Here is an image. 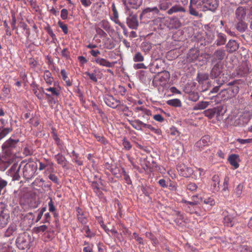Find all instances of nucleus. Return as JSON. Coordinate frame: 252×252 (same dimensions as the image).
<instances>
[{
    "label": "nucleus",
    "instance_id": "nucleus-1",
    "mask_svg": "<svg viewBox=\"0 0 252 252\" xmlns=\"http://www.w3.org/2000/svg\"><path fill=\"white\" fill-rule=\"evenodd\" d=\"M19 142V139H13L10 137L7 140L2 146V151L5 156L14 157L16 153V148Z\"/></svg>",
    "mask_w": 252,
    "mask_h": 252
},
{
    "label": "nucleus",
    "instance_id": "nucleus-2",
    "mask_svg": "<svg viewBox=\"0 0 252 252\" xmlns=\"http://www.w3.org/2000/svg\"><path fill=\"white\" fill-rule=\"evenodd\" d=\"M204 0H190L189 13L192 16L201 18L202 14L199 11H203Z\"/></svg>",
    "mask_w": 252,
    "mask_h": 252
},
{
    "label": "nucleus",
    "instance_id": "nucleus-3",
    "mask_svg": "<svg viewBox=\"0 0 252 252\" xmlns=\"http://www.w3.org/2000/svg\"><path fill=\"white\" fill-rule=\"evenodd\" d=\"M29 235L26 233L20 234L16 239V245L21 250L29 248Z\"/></svg>",
    "mask_w": 252,
    "mask_h": 252
},
{
    "label": "nucleus",
    "instance_id": "nucleus-4",
    "mask_svg": "<svg viewBox=\"0 0 252 252\" xmlns=\"http://www.w3.org/2000/svg\"><path fill=\"white\" fill-rule=\"evenodd\" d=\"M226 53L225 51L222 49H219L216 50L213 55L207 54V56L209 58L212 57V62L216 63L218 61L220 62L222 61L225 57Z\"/></svg>",
    "mask_w": 252,
    "mask_h": 252
},
{
    "label": "nucleus",
    "instance_id": "nucleus-5",
    "mask_svg": "<svg viewBox=\"0 0 252 252\" xmlns=\"http://www.w3.org/2000/svg\"><path fill=\"white\" fill-rule=\"evenodd\" d=\"M128 15L126 18L128 27L130 29L136 30L139 25L137 16L130 11H128Z\"/></svg>",
    "mask_w": 252,
    "mask_h": 252
},
{
    "label": "nucleus",
    "instance_id": "nucleus-6",
    "mask_svg": "<svg viewBox=\"0 0 252 252\" xmlns=\"http://www.w3.org/2000/svg\"><path fill=\"white\" fill-rule=\"evenodd\" d=\"M222 109L223 107L222 106H218L213 108L206 110L204 111L203 113L205 116L211 119L214 117L215 116L217 117L220 116L221 114Z\"/></svg>",
    "mask_w": 252,
    "mask_h": 252
},
{
    "label": "nucleus",
    "instance_id": "nucleus-7",
    "mask_svg": "<svg viewBox=\"0 0 252 252\" xmlns=\"http://www.w3.org/2000/svg\"><path fill=\"white\" fill-rule=\"evenodd\" d=\"M177 169L181 176L186 178L190 177L193 173L191 168L187 167L184 164L178 165Z\"/></svg>",
    "mask_w": 252,
    "mask_h": 252
},
{
    "label": "nucleus",
    "instance_id": "nucleus-8",
    "mask_svg": "<svg viewBox=\"0 0 252 252\" xmlns=\"http://www.w3.org/2000/svg\"><path fill=\"white\" fill-rule=\"evenodd\" d=\"M219 5L218 0H204L203 11L210 10L215 11Z\"/></svg>",
    "mask_w": 252,
    "mask_h": 252
},
{
    "label": "nucleus",
    "instance_id": "nucleus-9",
    "mask_svg": "<svg viewBox=\"0 0 252 252\" xmlns=\"http://www.w3.org/2000/svg\"><path fill=\"white\" fill-rule=\"evenodd\" d=\"M182 202L185 203L188 206V208L189 209V211L190 213H195L196 214H198L199 215H201L200 214H199L197 210L196 206L197 204L200 203V201L198 200H194L193 199V201H187L186 200L183 199Z\"/></svg>",
    "mask_w": 252,
    "mask_h": 252
},
{
    "label": "nucleus",
    "instance_id": "nucleus-10",
    "mask_svg": "<svg viewBox=\"0 0 252 252\" xmlns=\"http://www.w3.org/2000/svg\"><path fill=\"white\" fill-rule=\"evenodd\" d=\"M12 127H5V121L3 119H0V140L4 138L7 134L11 132Z\"/></svg>",
    "mask_w": 252,
    "mask_h": 252
},
{
    "label": "nucleus",
    "instance_id": "nucleus-11",
    "mask_svg": "<svg viewBox=\"0 0 252 252\" xmlns=\"http://www.w3.org/2000/svg\"><path fill=\"white\" fill-rule=\"evenodd\" d=\"M104 99L106 104L112 108H117L121 104V101L119 100L116 99L111 95L106 96Z\"/></svg>",
    "mask_w": 252,
    "mask_h": 252
},
{
    "label": "nucleus",
    "instance_id": "nucleus-12",
    "mask_svg": "<svg viewBox=\"0 0 252 252\" xmlns=\"http://www.w3.org/2000/svg\"><path fill=\"white\" fill-rule=\"evenodd\" d=\"M247 9L242 6H239L235 10V17L238 21L244 20L247 14Z\"/></svg>",
    "mask_w": 252,
    "mask_h": 252
},
{
    "label": "nucleus",
    "instance_id": "nucleus-13",
    "mask_svg": "<svg viewBox=\"0 0 252 252\" xmlns=\"http://www.w3.org/2000/svg\"><path fill=\"white\" fill-rule=\"evenodd\" d=\"M199 56V51L196 48H191L188 54L187 59L190 62H193L198 60Z\"/></svg>",
    "mask_w": 252,
    "mask_h": 252
},
{
    "label": "nucleus",
    "instance_id": "nucleus-14",
    "mask_svg": "<svg viewBox=\"0 0 252 252\" xmlns=\"http://www.w3.org/2000/svg\"><path fill=\"white\" fill-rule=\"evenodd\" d=\"M222 71V68L218 63H216L212 68L210 76L213 78H217L220 75Z\"/></svg>",
    "mask_w": 252,
    "mask_h": 252
},
{
    "label": "nucleus",
    "instance_id": "nucleus-15",
    "mask_svg": "<svg viewBox=\"0 0 252 252\" xmlns=\"http://www.w3.org/2000/svg\"><path fill=\"white\" fill-rule=\"evenodd\" d=\"M9 220V215L4 210L0 212V228L4 227L7 225Z\"/></svg>",
    "mask_w": 252,
    "mask_h": 252
},
{
    "label": "nucleus",
    "instance_id": "nucleus-16",
    "mask_svg": "<svg viewBox=\"0 0 252 252\" xmlns=\"http://www.w3.org/2000/svg\"><path fill=\"white\" fill-rule=\"evenodd\" d=\"M226 50L228 52L232 53L239 48V44L234 40H230L226 45Z\"/></svg>",
    "mask_w": 252,
    "mask_h": 252
},
{
    "label": "nucleus",
    "instance_id": "nucleus-17",
    "mask_svg": "<svg viewBox=\"0 0 252 252\" xmlns=\"http://www.w3.org/2000/svg\"><path fill=\"white\" fill-rule=\"evenodd\" d=\"M160 85L165 84L170 79V74L167 71H164L158 75Z\"/></svg>",
    "mask_w": 252,
    "mask_h": 252
},
{
    "label": "nucleus",
    "instance_id": "nucleus-18",
    "mask_svg": "<svg viewBox=\"0 0 252 252\" xmlns=\"http://www.w3.org/2000/svg\"><path fill=\"white\" fill-rule=\"evenodd\" d=\"M230 164L234 166L235 169H237L239 167V164L238 161H240L239 157L238 155L232 154L231 155L228 159Z\"/></svg>",
    "mask_w": 252,
    "mask_h": 252
},
{
    "label": "nucleus",
    "instance_id": "nucleus-19",
    "mask_svg": "<svg viewBox=\"0 0 252 252\" xmlns=\"http://www.w3.org/2000/svg\"><path fill=\"white\" fill-rule=\"evenodd\" d=\"M236 222V218L232 217L230 215H227L223 218V223L224 225L228 227H232Z\"/></svg>",
    "mask_w": 252,
    "mask_h": 252
},
{
    "label": "nucleus",
    "instance_id": "nucleus-20",
    "mask_svg": "<svg viewBox=\"0 0 252 252\" xmlns=\"http://www.w3.org/2000/svg\"><path fill=\"white\" fill-rule=\"evenodd\" d=\"M95 62L100 65L107 67H112L114 66V63H111L103 58H97L95 60Z\"/></svg>",
    "mask_w": 252,
    "mask_h": 252
},
{
    "label": "nucleus",
    "instance_id": "nucleus-21",
    "mask_svg": "<svg viewBox=\"0 0 252 252\" xmlns=\"http://www.w3.org/2000/svg\"><path fill=\"white\" fill-rule=\"evenodd\" d=\"M77 216L78 220L82 224H85L87 222V219L84 216V212L79 207L76 208Z\"/></svg>",
    "mask_w": 252,
    "mask_h": 252
},
{
    "label": "nucleus",
    "instance_id": "nucleus-22",
    "mask_svg": "<svg viewBox=\"0 0 252 252\" xmlns=\"http://www.w3.org/2000/svg\"><path fill=\"white\" fill-rule=\"evenodd\" d=\"M186 11V9L183 6L180 5H175L171 7L169 9H168L167 11V13L169 15H171L173 13L185 12Z\"/></svg>",
    "mask_w": 252,
    "mask_h": 252
},
{
    "label": "nucleus",
    "instance_id": "nucleus-23",
    "mask_svg": "<svg viewBox=\"0 0 252 252\" xmlns=\"http://www.w3.org/2000/svg\"><path fill=\"white\" fill-rule=\"evenodd\" d=\"M226 41V35L222 33H219L217 35V39L216 44L217 46H220L225 44Z\"/></svg>",
    "mask_w": 252,
    "mask_h": 252
},
{
    "label": "nucleus",
    "instance_id": "nucleus-24",
    "mask_svg": "<svg viewBox=\"0 0 252 252\" xmlns=\"http://www.w3.org/2000/svg\"><path fill=\"white\" fill-rule=\"evenodd\" d=\"M169 24L172 29H177L181 27L182 24L179 19L177 17H172L170 19Z\"/></svg>",
    "mask_w": 252,
    "mask_h": 252
},
{
    "label": "nucleus",
    "instance_id": "nucleus-25",
    "mask_svg": "<svg viewBox=\"0 0 252 252\" xmlns=\"http://www.w3.org/2000/svg\"><path fill=\"white\" fill-rule=\"evenodd\" d=\"M210 142V137L209 135H205L197 142L198 146L200 147L205 146Z\"/></svg>",
    "mask_w": 252,
    "mask_h": 252
},
{
    "label": "nucleus",
    "instance_id": "nucleus-26",
    "mask_svg": "<svg viewBox=\"0 0 252 252\" xmlns=\"http://www.w3.org/2000/svg\"><path fill=\"white\" fill-rule=\"evenodd\" d=\"M152 44L149 42L144 41L141 43V48L143 52L147 54L152 49Z\"/></svg>",
    "mask_w": 252,
    "mask_h": 252
},
{
    "label": "nucleus",
    "instance_id": "nucleus-27",
    "mask_svg": "<svg viewBox=\"0 0 252 252\" xmlns=\"http://www.w3.org/2000/svg\"><path fill=\"white\" fill-rule=\"evenodd\" d=\"M207 101H200L196 104L193 107V110H203L206 108L209 105Z\"/></svg>",
    "mask_w": 252,
    "mask_h": 252
},
{
    "label": "nucleus",
    "instance_id": "nucleus-28",
    "mask_svg": "<svg viewBox=\"0 0 252 252\" xmlns=\"http://www.w3.org/2000/svg\"><path fill=\"white\" fill-rule=\"evenodd\" d=\"M142 3V0H128L129 6L134 9H137Z\"/></svg>",
    "mask_w": 252,
    "mask_h": 252
},
{
    "label": "nucleus",
    "instance_id": "nucleus-29",
    "mask_svg": "<svg viewBox=\"0 0 252 252\" xmlns=\"http://www.w3.org/2000/svg\"><path fill=\"white\" fill-rule=\"evenodd\" d=\"M236 25V29L240 32H244L247 28V24L244 20L238 21Z\"/></svg>",
    "mask_w": 252,
    "mask_h": 252
},
{
    "label": "nucleus",
    "instance_id": "nucleus-30",
    "mask_svg": "<svg viewBox=\"0 0 252 252\" xmlns=\"http://www.w3.org/2000/svg\"><path fill=\"white\" fill-rule=\"evenodd\" d=\"M212 182H213V183L212 184V186L214 187V189L215 191H218L220 189V187L219 186L220 183L219 176L217 175H215L212 177Z\"/></svg>",
    "mask_w": 252,
    "mask_h": 252
},
{
    "label": "nucleus",
    "instance_id": "nucleus-31",
    "mask_svg": "<svg viewBox=\"0 0 252 252\" xmlns=\"http://www.w3.org/2000/svg\"><path fill=\"white\" fill-rule=\"evenodd\" d=\"M55 158L58 164H62L63 167L65 166L66 159L63 155L58 154L55 156Z\"/></svg>",
    "mask_w": 252,
    "mask_h": 252
},
{
    "label": "nucleus",
    "instance_id": "nucleus-32",
    "mask_svg": "<svg viewBox=\"0 0 252 252\" xmlns=\"http://www.w3.org/2000/svg\"><path fill=\"white\" fill-rule=\"evenodd\" d=\"M172 4L170 1L167 0H162L160 1L159 4V8L161 10H167Z\"/></svg>",
    "mask_w": 252,
    "mask_h": 252
},
{
    "label": "nucleus",
    "instance_id": "nucleus-33",
    "mask_svg": "<svg viewBox=\"0 0 252 252\" xmlns=\"http://www.w3.org/2000/svg\"><path fill=\"white\" fill-rule=\"evenodd\" d=\"M168 105L174 107H181L182 103L179 99H173L169 100L167 101Z\"/></svg>",
    "mask_w": 252,
    "mask_h": 252
},
{
    "label": "nucleus",
    "instance_id": "nucleus-34",
    "mask_svg": "<svg viewBox=\"0 0 252 252\" xmlns=\"http://www.w3.org/2000/svg\"><path fill=\"white\" fill-rule=\"evenodd\" d=\"M51 76V73L48 70L45 71L44 74V79L46 83L49 85H51L53 81V78Z\"/></svg>",
    "mask_w": 252,
    "mask_h": 252
},
{
    "label": "nucleus",
    "instance_id": "nucleus-35",
    "mask_svg": "<svg viewBox=\"0 0 252 252\" xmlns=\"http://www.w3.org/2000/svg\"><path fill=\"white\" fill-rule=\"evenodd\" d=\"M144 57L140 52H136L134 54L133 61L134 62H142L144 61Z\"/></svg>",
    "mask_w": 252,
    "mask_h": 252
},
{
    "label": "nucleus",
    "instance_id": "nucleus-36",
    "mask_svg": "<svg viewBox=\"0 0 252 252\" xmlns=\"http://www.w3.org/2000/svg\"><path fill=\"white\" fill-rule=\"evenodd\" d=\"M142 122L139 120H135L131 123V125L133 128L137 130H142Z\"/></svg>",
    "mask_w": 252,
    "mask_h": 252
},
{
    "label": "nucleus",
    "instance_id": "nucleus-37",
    "mask_svg": "<svg viewBox=\"0 0 252 252\" xmlns=\"http://www.w3.org/2000/svg\"><path fill=\"white\" fill-rule=\"evenodd\" d=\"M199 94L197 92H191L189 94V99L192 101H196L199 99Z\"/></svg>",
    "mask_w": 252,
    "mask_h": 252
},
{
    "label": "nucleus",
    "instance_id": "nucleus-38",
    "mask_svg": "<svg viewBox=\"0 0 252 252\" xmlns=\"http://www.w3.org/2000/svg\"><path fill=\"white\" fill-rule=\"evenodd\" d=\"M197 78L199 82H203L209 79V75L207 73H199Z\"/></svg>",
    "mask_w": 252,
    "mask_h": 252
},
{
    "label": "nucleus",
    "instance_id": "nucleus-39",
    "mask_svg": "<svg viewBox=\"0 0 252 252\" xmlns=\"http://www.w3.org/2000/svg\"><path fill=\"white\" fill-rule=\"evenodd\" d=\"M48 229V226L46 225H42L38 227L34 228V231L36 233L40 232H46Z\"/></svg>",
    "mask_w": 252,
    "mask_h": 252
},
{
    "label": "nucleus",
    "instance_id": "nucleus-40",
    "mask_svg": "<svg viewBox=\"0 0 252 252\" xmlns=\"http://www.w3.org/2000/svg\"><path fill=\"white\" fill-rule=\"evenodd\" d=\"M176 214L178 215V218L175 219V222L179 226L183 225L184 221L183 220V218L182 216L180 215L179 212H176Z\"/></svg>",
    "mask_w": 252,
    "mask_h": 252
},
{
    "label": "nucleus",
    "instance_id": "nucleus-41",
    "mask_svg": "<svg viewBox=\"0 0 252 252\" xmlns=\"http://www.w3.org/2000/svg\"><path fill=\"white\" fill-rule=\"evenodd\" d=\"M145 235L147 238L153 241V244L156 245L158 243V240L157 238L151 232H146Z\"/></svg>",
    "mask_w": 252,
    "mask_h": 252
},
{
    "label": "nucleus",
    "instance_id": "nucleus-42",
    "mask_svg": "<svg viewBox=\"0 0 252 252\" xmlns=\"http://www.w3.org/2000/svg\"><path fill=\"white\" fill-rule=\"evenodd\" d=\"M7 185V182L1 178H0V195L1 194H3V193H2V191Z\"/></svg>",
    "mask_w": 252,
    "mask_h": 252
},
{
    "label": "nucleus",
    "instance_id": "nucleus-43",
    "mask_svg": "<svg viewBox=\"0 0 252 252\" xmlns=\"http://www.w3.org/2000/svg\"><path fill=\"white\" fill-rule=\"evenodd\" d=\"M21 168V165H18L17 163H14L10 169V172H19Z\"/></svg>",
    "mask_w": 252,
    "mask_h": 252
},
{
    "label": "nucleus",
    "instance_id": "nucleus-44",
    "mask_svg": "<svg viewBox=\"0 0 252 252\" xmlns=\"http://www.w3.org/2000/svg\"><path fill=\"white\" fill-rule=\"evenodd\" d=\"M243 189V186L242 184H239L237 186V187L235 189V191L236 195L237 196H240V195L241 194V193L242 192Z\"/></svg>",
    "mask_w": 252,
    "mask_h": 252
},
{
    "label": "nucleus",
    "instance_id": "nucleus-45",
    "mask_svg": "<svg viewBox=\"0 0 252 252\" xmlns=\"http://www.w3.org/2000/svg\"><path fill=\"white\" fill-rule=\"evenodd\" d=\"M150 12H154L155 13L158 14L159 12V10L157 7L155 6L154 7L147 8L144 10V12H145V13Z\"/></svg>",
    "mask_w": 252,
    "mask_h": 252
},
{
    "label": "nucleus",
    "instance_id": "nucleus-46",
    "mask_svg": "<svg viewBox=\"0 0 252 252\" xmlns=\"http://www.w3.org/2000/svg\"><path fill=\"white\" fill-rule=\"evenodd\" d=\"M49 199H50V201L48 203L49 210L51 212H53L56 210L55 207L54 205V202H53V200H52V199L51 197H49Z\"/></svg>",
    "mask_w": 252,
    "mask_h": 252
},
{
    "label": "nucleus",
    "instance_id": "nucleus-47",
    "mask_svg": "<svg viewBox=\"0 0 252 252\" xmlns=\"http://www.w3.org/2000/svg\"><path fill=\"white\" fill-rule=\"evenodd\" d=\"M151 115V111L148 110H144V113L143 114L142 117L143 120H149L150 119V116Z\"/></svg>",
    "mask_w": 252,
    "mask_h": 252
},
{
    "label": "nucleus",
    "instance_id": "nucleus-48",
    "mask_svg": "<svg viewBox=\"0 0 252 252\" xmlns=\"http://www.w3.org/2000/svg\"><path fill=\"white\" fill-rule=\"evenodd\" d=\"M86 75L89 77L90 79L93 81L94 82H96L97 81V79L96 77V75L94 73H90V72L87 71L85 73Z\"/></svg>",
    "mask_w": 252,
    "mask_h": 252
},
{
    "label": "nucleus",
    "instance_id": "nucleus-49",
    "mask_svg": "<svg viewBox=\"0 0 252 252\" xmlns=\"http://www.w3.org/2000/svg\"><path fill=\"white\" fill-rule=\"evenodd\" d=\"M99 25L100 26L101 28H103L105 30H108L110 28L108 22L104 20L101 21Z\"/></svg>",
    "mask_w": 252,
    "mask_h": 252
},
{
    "label": "nucleus",
    "instance_id": "nucleus-50",
    "mask_svg": "<svg viewBox=\"0 0 252 252\" xmlns=\"http://www.w3.org/2000/svg\"><path fill=\"white\" fill-rule=\"evenodd\" d=\"M187 188L189 190L194 191L197 189V186L195 183H191L187 185Z\"/></svg>",
    "mask_w": 252,
    "mask_h": 252
},
{
    "label": "nucleus",
    "instance_id": "nucleus-51",
    "mask_svg": "<svg viewBox=\"0 0 252 252\" xmlns=\"http://www.w3.org/2000/svg\"><path fill=\"white\" fill-rule=\"evenodd\" d=\"M133 235L134 236V239L136 240V241L140 244L143 245V238L139 237L138 235L136 233L134 232L133 233Z\"/></svg>",
    "mask_w": 252,
    "mask_h": 252
},
{
    "label": "nucleus",
    "instance_id": "nucleus-52",
    "mask_svg": "<svg viewBox=\"0 0 252 252\" xmlns=\"http://www.w3.org/2000/svg\"><path fill=\"white\" fill-rule=\"evenodd\" d=\"M33 92L35 95L40 99H42L43 98V94L41 92L40 90H37L36 89H33Z\"/></svg>",
    "mask_w": 252,
    "mask_h": 252
},
{
    "label": "nucleus",
    "instance_id": "nucleus-53",
    "mask_svg": "<svg viewBox=\"0 0 252 252\" xmlns=\"http://www.w3.org/2000/svg\"><path fill=\"white\" fill-rule=\"evenodd\" d=\"M68 11L66 9H63L61 10V17L63 20H65L67 18Z\"/></svg>",
    "mask_w": 252,
    "mask_h": 252
},
{
    "label": "nucleus",
    "instance_id": "nucleus-54",
    "mask_svg": "<svg viewBox=\"0 0 252 252\" xmlns=\"http://www.w3.org/2000/svg\"><path fill=\"white\" fill-rule=\"evenodd\" d=\"M46 90L49 92H51L52 94L54 95L58 96L59 95V93L55 88L50 87L46 89Z\"/></svg>",
    "mask_w": 252,
    "mask_h": 252
},
{
    "label": "nucleus",
    "instance_id": "nucleus-55",
    "mask_svg": "<svg viewBox=\"0 0 252 252\" xmlns=\"http://www.w3.org/2000/svg\"><path fill=\"white\" fill-rule=\"evenodd\" d=\"M123 146L125 149L127 150L130 149L131 148V145L130 144V142L125 139H124L123 141Z\"/></svg>",
    "mask_w": 252,
    "mask_h": 252
},
{
    "label": "nucleus",
    "instance_id": "nucleus-56",
    "mask_svg": "<svg viewBox=\"0 0 252 252\" xmlns=\"http://www.w3.org/2000/svg\"><path fill=\"white\" fill-rule=\"evenodd\" d=\"M228 182H229L228 177H225L224 179L223 188L222 189L223 191H225L228 190Z\"/></svg>",
    "mask_w": 252,
    "mask_h": 252
},
{
    "label": "nucleus",
    "instance_id": "nucleus-57",
    "mask_svg": "<svg viewBox=\"0 0 252 252\" xmlns=\"http://www.w3.org/2000/svg\"><path fill=\"white\" fill-rule=\"evenodd\" d=\"M134 68L135 69H141V68L146 69L147 67L144 63H139L135 64L134 65Z\"/></svg>",
    "mask_w": 252,
    "mask_h": 252
},
{
    "label": "nucleus",
    "instance_id": "nucleus-58",
    "mask_svg": "<svg viewBox=\"0 0 252 252\" xmlns=\"http://www.w3.org/2000/svg\"><path fill=\"white\" fill-rule=\"evenodd\" d=\"M118 91H119V93L122 95H124L126 94V89L124 87L120 85L118 87Z\"/></svg>",
    "mask_w": 252,
    "mask_h": 252
},
{
    "label": "nucleus",
    "instance_id": "nucleus-59",
    "mask_svg": "<svg viewBox=\"0 0 252 252\" xmlns=\"http://www.w3.org/2000/svg\"><path fill=\"white\" fill-rule=\"evenodd\" d=\"M237 141L241 144H245L252 142V139H242L239 138L237 139Z\"/></svg>",
    "mask_w": 252,
    "mask_h": 252
},
{
    "label": "nucleus",
    "instance_id": "nucleus-60",
    "mask_svg": "<svg viewBox=\"0 0 252 252\" xmlns=\"http://www.w3.org/2000/svg\"><path fill=\"white\" fill-rule=\"evenodd\" d=\"M19 26L21 28H22L24 30H26L27 32L28 35H29V30L27 29V24L24 22H20L19 24Z\"/></svg>",
    "mask_w": 252,
    "mask_h": 252
},
{
    "label": "nucleus",
    "instance_id": "nucleus-61",
    "mask_svg": "<svg viewBox=\"0 0 252 252\" xmlns=\"http://www.w3.org/2000/svg\"><path fill=\"white\" fill-rule=\"evenodd\" d=\"M154 119L158 122H162L164 121L163 117L160 114H157L154 116Z\"/></svg>",
    "mask_w": 252,
    "mask_h": 252
},
{
    "label": "nucleus",
    "instance_id": "nucleus-62",
    "mask_svg": "<svg viewBox=\"0 0 252 252\" xmlns=\"http://www.w3.org/2000/svg\"><path fill=\"white\" fill-rule=\"evenodd\" d=\"M62 55L66 58H68L69 57V52L66 48H64L62 51Z\"/></svg>",
    "mask_w": 252,
    "mask_h": 252
},
{
    "label": "nucleus",
    "instance_id": "nucleus-63",
    "mask_svg": "<svg viewBox=\"0 0 252 252\" xmlns=\"http://www.w3.org/2000/svg\"><path fill=\"white\" fill-rule=\"evenodd\" d=\"M48 177H49V178L50 179V180H51L54 183H58V178L55 175L51 174L49 175Z\"/></svg>",
    "mask_w": 252,
    "mask_h": 252
},
{
    "label": "nucleus",
    "instance_id": "nucleus-64",
    "mask_svg": "<svg viewBox=\"0 0 252 252\" xmlns=\"http://www.w3.org/2000/svg\"><path fill=\"white\" fill-rule=\"evenodd\" d=\"M112 11L113 13V18L114 19H117L118 18V12L116 9V7L115 6L114 4L112 6Z\"/></svg>",
    "mask_w": 252,
    "mask_h": 252
}]
</instances>
